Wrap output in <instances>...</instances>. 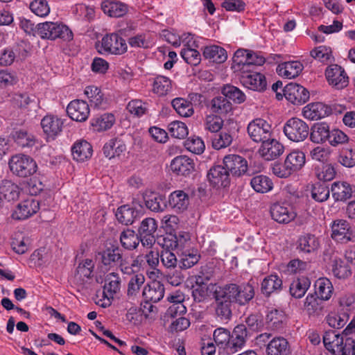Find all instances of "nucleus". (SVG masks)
Returning <instances> with one entry per match:
<instances>
[{
    "mask_svg": "<svg viewBox=\"0 0 355 355\" xmlns=\"http://www.w3.org/2000/svg\"><path fill=\"white\" fill-rule=\"evenodd\" d=\"M302 69L303 65L300 62L291 61L279 65L277 71L280 76L291 79L298 76Z\"/></svg>",
    "mask_w": 355,
    "mask_h": 355,
    "instance_id": "58836bf2",
    "label": "nucleus"
},
{
    "mask_svg": "<svg viewBox=\"0 0 355 355\" xmlns=\"http://www.w3.org/2000/svg\"><path fill=\"white\" fill-rule=\"evenodd\" d=\"M331 113V108L322 103L317 102L307 105L303 109L305 118L316 121L329 116Z\"/></svg>",
    "mask_w": 355,
    "mask_h": 355,
    "instance_id": "393cba45",
    "label": "nucleus"
},
{
    "mask_svg": "<svg viewBox=\"0 0 355 355\" xmlns=\"http://www.w3.org/2000/svg\"><path fill=\"white\" fill-rule=\"evenodd\" d=\"M270 214L272 219L279 223H288L296 217V214L291 205L279 202L272 205Z\"/></svg>",
    "mask_w": 355,
    "mask_h": 355,
    "instance_id": "412c9836",
    "label": "nucleus"
},
{
    "mask_svg": "<svg viewBox=\"0 0 355 355\" xmlns=\"http://www.w3.org/2000/svg\"><path fill=\"white\" fill-rule=\"evenodd\" d=\"M237 131L236 128L227 129L225 126L222 131L216 134L212 138V147L216 150H220L230 146Z\"/></svg>",
    "mask_w": 355,
    "mask_h": 355,
    "instance_id": "c756f323",
    "label": "nucleus"
},
{
    "mask_svg": "<svg viewBox=\"0 0 355 355\" xmlns=\"http://www.w3.org/2000/svg\"><path fill=\"white\" fill-rule=\"evenodd\" d=\"M41 126L47 138L53 140L62 131V122L57 116L46 115L42 119Z\"/></svg>",
    "mask_w": 355,
    "mask_h": 355,
    "instance_id": "a878e982",
    "label": "nucleus"
},
{
    "mask_svg": "<svg viewBox=\"0 0 355 355\" xmlns=\"http://www.w3.org/2000/svg\"><path fill=\"white\" fill-rule=\"evenodd\" d=\"M315 293L320 300H328L333 293V286L331 281L326 277L317 279L314 284Z\"/></svg>",
    "mask_w": 355,
    "mask_h": 355,
    "instance_id": "a18cd8bd",
    "label": "nucleus"
},
{
    "mask_svg": "<svg viewBox=\"0 0 355 355\" xmlns=\"http://www.w3.org/2000/svg\"><path fill=\"white\" fill-rule=\"evenodd\" d=\"M331 271L338 279H345L351 275L349 266L340 258L336 257L333 259Z\"/></svg>",
    "mask_w": 355,
    "mask_h": 355,
    "instance_id": "5fc2aeb1",
    "label": "nucleus"
},
{
    "mask_svg": "<svg viewBox=\"0 0 355 355\" xmlns=\"http://www.w3.org/2000/svg\"><path fill=\"white\" fill-rule=\"evenodd\" d=\"M330 191L324 182H317L314 184L311 189V197L315 201L322 202L329 197Z\"/></svg>",
    "mask_w": 355,
    "mask_h": 355,
    "instance_id": "4d7b16f0",
    "label": "nucleus"
},
{
    "mask_svg": "<svg viewBox=\"0 0 355 355\" xmlns=\"http://www.w3.org/2000/svg\"><path fill=\"white\" fill-rule=\"evenodd\" d=\"M247 132L250 138L256 143L263 144L272 137L271 125L261 118L251 121L248 125Z\"/></svg>",
    "mask_w": 355,
    "mask_h": 355,
    "instance_id": "9d476101",
    "label": "nucleus"
},
{
    "mask_svg": "<svg viewBox=\"0 0 355 355\" xmlns=\"http://www.w3.org/2000/svg\"><path fill=\"white\" fill-rule=\"evenodd\" d=\"M331 191L336 201H345L352 196V189L349 184L345 182H335L332 184Z\"/></svg>",
    "mask_w": 355,
    "mask_h": 355,
    "instance_id": "ea45409f",
    "label": "nucleus"
},
{
    "mask_svg": "<svg viewBox=\"0 0 355 355\" xmlns=\"http://www.w3.org/2000/svg\"><path fill=\"white\" fill-rule=\"evenodd\" d=\"M250 334L245 324L236 325L230 334V343L227 347V354H234L240 350L245 345L246 338Z\"/></svg>",
    "mask_w": 355,
    "mask_h": 355,
    "instance_id": "a211bd4d",
    "label": "nucleus"
},
{
    "mask_svg": "<svg viewBox=\"0 0 355 355\" xmlns=\"http://www.w3.org/2000/svg\"><path fill=\"white\" fill-rule=\"evenodd\" d=\"M320 248V238L313 234H304L300 236L297 241V250L304 254H316Z\"/></svg>",
    "mask_w": 355,
    "mask_h": 355,
    "instance_id": "2eb2a0df",
    "label": "nucleus"
},
{
    "mask_svg": "<svg viewBox=\"0 0 355 355\" xmlns=\"http://www.w3.org/2000/svg\"><path fill=\"white\" fill-rule=\"evenodd\" d=\"M310 285V279L302 276L292 282L289 288L290 293L295 298H301L304 295Z\"/></svg>",
    "mask_w": 355,
    "mask_h": 355,
    "instance_id": "de8ad7c7",
    "label": "nucleus"
},
{
    "mask_svg": "<svg viewBox=\"0 0 355 355\" xmlns=\"http://www.w3.org/2000/svg\"><path fill=\"white\" fill-rule=\"evenodd\" d=\"M101 8L105 14L112 17H121L128 11V7L125 4L114 0L103 1Z\"/></svg>",
    "mask_w": 355,
    "mask_h": 355,
    "instance_id": "f704fd0d",
    "label": "nucleus"
},
{
    "mask_svg": "<svg viewBox=\"0 0 355 355\" xmlns=\"http://www.w3.org/2000/svg\"><path fill=\"white\" fill-rule=\"evenodd\" d=\"M125 150L126 146L124 142L117 138L110 139L103 148L105 156L109 159L119 156Z\"/></svg>",
    "mask_w": 355,
    "mask_h": 355,
    "instance_id": "79ce46f5",
    "label": "nucleus"
},
{
    "mask_svg": "<svg viewBox=\"0 0 355 355\" xmlns=\"http://www.w3.org/2000/svg\"><path fill=\"white\" fill-rule=\"evenodd\" d=\"M39 208V201L33 198H29L18 204L12 214V218L16 220H25L35 214Z\"/></svg>",
    "mask_w": 355,
    "mask_h": 355,
    "instance_id": "4be33fe9",
    "label": "nucleus"
},
{
    "mask_svg": "<svg viewBox=\"0 0 355 355\" xmlns=\"http://www.w3.org/2000/svg\"><path fill=\"white\" fill-rule=\"evenodd\" d=\"M338 162L345 167L355 166V149L352 147L343 148L338 157Z\"/></svg>",
    "mask_w": 355,
    "mask_h": 355,
    "instance_id": "13d9d810",
    "label": "nucleus"
},
{
    "mask_svg": "<svg viewBox=\"0 0 355 355\" xmlns=\"http://www.w3.org/2000/svg\"><path fill=\"white\" fill-rule=\"evenodd\" d=\"M250 184L253 189L258 193H267L273 187V183L270 178L263 175H258L250 180Z\"/></svg>",
    "mask_w": 355,
    "mask_h": 355,
    "instance_id": "603ef678",
    "label": "nucleus"
},
{
    "mask_svg": "<svg viewBox=\"0 0 355 355\" xmlns=\"http://www.w3.org/2000/svg\"><path fill=\"white\" fill-rule=\"evenodd\" d=\"M85 94L89 100L91 105H94L96 107H102L105 103L101 90L96 86L86 87Z\"/></svg>",
    "mask_w": 355,
    "mask_h": 355,
    "instance_id": "6e6d98bb",
    "label": "nucleus"
},
{
    "mask_svg": "<svg viewBox=\"0 0 355 355\" xmlns=\"http://www.w3.org/2000/svg\"><path fill=\"white\" fill-rule=\"evenodd\" d=\"M290 352L288 340L282 336L272 338L266 349L267 355H288Z\"/></svg>",
    "mask_w": 355,
    "mask_h": 355,
    "instance_id": "7c9ffc66",
    "label": "nucleus"
},
{
    "mask_svg": "<svg viewBox=\"0 0 355 355\" xmlns=\"http://www.w3.org/2000/svg\"><path fill=\"white\" fill-rule=\"evenodd\" d=\"M121 280L117 272H110L105 277L103 295L105 297H114L121 288Z\"/></svg>",
    "mask_w": 355,
    "mask_h": 355,
    "instance_id": "473e14b6",
    "label": "nucleus"
},
{
    "mask_svg": "<svg viewBox=\"0 0 355 355\" xmlns=\"http://www.w3.org/2000/svg\"><path fill=\"white\" fill-rule=\"evenodd\" d=\"M98 255L103 266L108 268L118 266L121 273L128 276L135 272L137 268L141 264L139 256L131 259L129 256L124 255L123 250L116 243H106Z\"/></svg>",
    "mask_w": 355,
    "mask_h": 355,
    "instance_id": "f257e3e1",
    "label": "nucleus"
},
{
    "mask_svg": "<svg viewBox=\"0 0 355 355\" xmlns=\"http://www.w3.org/2000/svg\"><path fill=\"white\" fill-rule=\"evenodd\" d=\"M200 254L197 250L186 249L181 252L178 260V268L187 270L197 264L200 259Z\"/></svg>",
    "mask_w": 355,
    "mask_h": 355,
    "instance_id": "e433bc0d",
    "label": "nucleus"
},
{
    "mask_svg": "<svg viewBox=\"0 0 355 355\" xmlns=\"http://www.w3.org/2000/svg\"><path fill=\"white\" fill-rule=\"evenodd\" d=\"M311 55L320 62L327 63L332 58V52L330 47L320 46L311 51Z\"/></svg>",
    "mask_w": 355,
    "mask_h": 355,
    "instance_id": "69168bd1",
    "label": "nucleus"
},
{
    "mask_svg": "<svg viewBox=\"0 0 355 355\" xmlns=\"http://www.w3.org/2000/svg\"><path fill=\"white\" fill-rule=\"evenodd\" d=\"M331 130L326 122H318L309 129L310 139L315 144H324L328 141Z\"/></svg>",
    "mask_w": 355,
    "mask_h": 355,
    "instance_id": "c85d7f7f",
    "label": "nucleus"
},
{
    "mask_svg": "<svg viewBox=\"0 0 355 355\" xmlns=\"http://www.w3.org/2000/svg\"><path fill=\"white\" fill-rule=\"evenodd\" d=\"M243 85L249 89L263 92L266 89V77L259 72H250L242 76Z\"/></svg>",
    "mask_w": 355,
    "mask_h": 355,
    "instance_id": "cd10ccee",
    "label": "nucleus"
},
{
    "mask_svg": "<svg viewBox=\"0 0 355 355\" xmlns=\"http://www.w3.org/2000/svg\"><path fill=\"white\" fill-rule=\"evenodd\" d=\"M137 215V211L128 205L121 206L116 212V217L119 222L125 225H131Z\"/></svg>",
    "mask_w": 355,
    "mask_h": 355,
    "instance_id": "09e8293b",
    "label": "nucleus"
},
{
    "mask_svg": "<svg viewBox=\"0 0 355 355\" xmlns=\"http://www.w3.org/2000/svg\"><path fill=\"white\" fill-rule=\"evenodd\" d=\"M37 35L42 39L54 40L60 38L64 41H70L73 35L68 26L63 24L46 21L37 24Z\"/></svg>",
    "mask_w": 355,
    "mask_h": 355,
    "instance_id": "39448f33",
    "label": "nucleus"
},
{
    "mask_svg": "<svg viewBox=\"0 0 355 355\" xmlns=\"http://www.w3.org/2000/svg\"><path fill=\"white\" fill-rule=\"evenodd\" d=\"M284 146L277 139L272 138L261 144L258 152L265 160L271 161L278 158L283 154Z\"/></svg>",
    "mask_w": 355,
    "mask_h": 355,
    "instance_id": "f3484780",
    "label": "nucleus"
},
{
    "mask_svg": "<svg viewBox=\"0 0 355 355\" xmlns=\"http://www.w3.org/2000/svg\"><path fill=\"white\" fill-rule=\"evenodd\" d=\"M140 261L141 264L137 268L136 272L130 275L132 277L128 283L127 297L129 300H135L137 298L145 282V276L143 273L139 272L142 263V260L140 259Z\"/></svg>",
    "mask_w": 355,
    "mask_h": 355,
    "instance_id": "bb28decb",
    "label": "nucleus"
},
{
    "mask_svg": "<svg viewBox=\"0 0 355 355\" xmlns=\"http://www.w3.org/2000/svg\"><path fill=\"white\" fill-rule=\"evenodd\" d=\"M115 121L114 114L111 113H105L100 116H96L91 121V124L96 131H104L110 129Z\"/></svg>",
    "mask_w": 355,
    "mask_h": 355,
    "instance_id": "8fccbe9b",
    "label": "nucleus"
},
{
    "mask_svg": "<svg viewBox=\"0 0 355 355\" xmlns=\"http://www.w3.org/2000/svg\"><path fill=\"white\" fill-rule=\"evenodd\" d=\"M305 161V155L303 152L294 150L286 156L284 164H274L272 171L279 178H287L293 173L300 170L304 165Z\"/></svg>",
    "mask_w": 355,
    "mask_h": 355,
    "instance_id": "f03ea898",
    "label": "nucleus"
},
{
    "mask_svg": "<svg viewBox=\"0 0 355 355\" xmlns=\"http://www.w3.org/2000/svg\"><path fill=\"white\" fill-rule=\"evenodd\" d=\"M285 98L294 105H302L309 99V92L295 83L287 84L283 89Z\"/></svg>",
    "mask_w": 355,
    "mask_h": 355,
    "instance_id": "ddd939ff",
    "label": "nucleus"
},
{
    "mask_svg": "<svg viewBox=\"0 0 355 355\" xmlns=\"http://www.w3.org/2000/svg\"><path fill=\"white\" fill-rule=\"evenodd\" d=\"M20 189L11 180H3L0 183V196L8 202L14 201L19 198Z\"/></svg>",
    "mask_w": 355,
    "mask_h": 355,
    "instance_id": "c9c22d12",
    "label": "nucleus"
},
{
    "mask_svg": "<svg viewBox=\"0 0 355 355\" xmlns=\"http://www.w3.org/2000/svg\"><path fill=\"white\" fill-rule=\"evenodd\" d=\"M180 55L183 60L188 64L197 66L201 60L200 53L192 48L187 47L182 49Z\"/></svg>",
    "mask_w": 355,
    "mask_h": 355,
    "instance_id": "774afa93",
    "label": "nucleus"
},
{
    "mask_svg": "<svg viewBox=\"0 0 355 355\" xmlns=\"http://www.w3.org/2000/svg\"><path fill=\"white\" fill-rule=\"evenodd\" d=\"M171 171L178 175L189 176L195 171V162L186 155L177 156L171 162Z\"/></svg>",
    "mask_w": 355,
    "mask_h": 355,
    "instance_id": "5701e85b",
    "label": "nucleus"
},
{
    "mask_svg": "<svg viewBox=\"0 0 355 355\" xmlns=\"http://www.w3.org/2000/svg\"><path fill=\"white\" fill-rule=\"evenodd\" d=\"M8 166L10 171L20 178L33 175L37 170V165L33 158L24 154L12 155L8 161Z\"/></svg>",
    "mask_w": 355,
    "mask_h": 355,
    "instance_id": "423d86ee",
    "label": "nucleus"
},
{
    "mask_svg": "<svg viewBox=\"0 0 355 355\" xmlns=\"http://www.w3.org/2000/svg\"><path fill=\"white\" fill-rule=\"evenodd\" d=\"M171 105L180 116L189 117L194 112L191 102L185 98H175L171 101Z\"/></svg>",
    "mask_w": 355,
    "mask_h": 355,
    "instance_id": "3c124183",
    "label": "nucleus"
},
{
    "mask_svg": "<svg viewBox=\"0 0 355 355\" xmlns=\"http://www.w3.org/2000/svg\"><path fill=\"white\" fill-rule=\"evenodd\" d=\"M157 223L153 218H146L140 223L137 230L138 236L141 238V244L147 248H152L155 243V232Z\"/></svg>",
    "mask_w": 355,
    "mask_h": 355,
    "instance_id": "9b49d317",
    "label": "nucleus"
},
{
    "mask_svg": "<svg viewBox=\"0 0 355 355\" xmlns=\"http://www.w3.org/2000/svg\"><path fill=\"white\" fill-rule=\"evenodd\" d=\"M170 207L176 211L186 210L189 205V195L182 190L172 192L168 197Z\"/></svg>",
    "mask_w": 355,
    "mask_h": 355,
    "instance_id": "72a5a7b5",
    "label": "nucleus"
},
{
    "mask_svg": "<svg viewBox=\"0 0 355 355\" xmlns=\"http://www.w3.org/2000/svg\"><path fill=\"white\" fill-rule=\"evenodd\" d=\"M223 164L232 176L240 177L246 173L250 175L247 161L240 155L230 154L225 156Z\"/></svg>",
    "mask_w": 355,
    "mask_h": 355,
    "instance_id": "4468645a",
    "label": "nucleus"
},
{
    "mask_svg": "<svg viewBox=\"0 0 355 355\" xmlns=\"http://www.w3.org/2000/svg\"><path fill=\"white\" fill-rule=\"evenodd\" d=\"M282 280L276 275H270L263 279L261 282V292L263 295L269 296L273 293L281 291Z\"/></svg>",
    "mask_w": 355,
    "mask_h": 355,
    "instance_id": "37998d69",
    "label": "nucleus"
},
{
    "mask_svg": "<svg viewBox=\"0 0 355 355\" xmlns=\"http://www.w3.org/2000/svg\"><path fill=\"white\" fill-rule=\"evenodd\" d=\"M185 148L192 153L202 154L205 148L204 141L200 137H189L184 143Z\"/></svg>",
    "mask_w": 355,
    "mask_h": 355,
    "instance_id": "338daca9",
    "label": "nucleus"
},
{
    "mask_svg": "<svg viewBox=\"0 0 355 355\" xmlns=\"http://www.w3.org/2000/svg\"><path fill=\"white\" fill-rule=\"evenodd\" d=\"M214 339L219 348H223L227 353V347L230 343V332L224 328H218L214 331Z\"/></svg>",
    "mask_w": 355,
    "mask_h": 355,
    "instance_id": "bf43d9fd",
    "label": "nucleus"
},
{
    "mask_svg": "<svg viewBox=\"0 0 355 355\" xmlns=\"http://www.w3.org/2000/svg\"><path fill=\"white\" fill-rule=\"evenodd\" d=\"M224 292L234 304L245 306L254 298V288L250 283L246 284H227L220 286Z\"/></svg>",
    "mask_w": 355,
    "mask_h": 355,
    "instance_id": "7ed1b4c3",
    "label": "nucleus"
},
{
    "mask_svg": "<svg viewBox=\"0 0 355 355\" xmlns=\"http://www.w3.org/2000/svg\"><path fill=\"white\" fill-rule=\"evenodd\" d=\"M210 110L213 113L225 116L232 111V105L224 96H216L211 101Z\"/></svg>",
    "mask_w": 355,
    "mask_h": 355,
    "instance_id": "49530a36",
    "label": "nucleus"
},
{
    "mask_svg": "<svg viewBox=\"0 0 355 355\" xmlns=\"http://www.w3.org/2000/svg\"><path fill=\"white\" fill-rule=\"evenodd\" d=\"M71 153L74 159L78 162H84L91 157L92 147L89 142L85 140L77 141L73 144Z\"/></svg>",
    "mask_w": 355,
    "mask_h": 355,
    "instance_id": "4c0bfd02",
    "label": "nucleus"
},
{
    "mask_svg": "<svg viewBox=\"0 0 355 355\" xmlns=\"http://www.w3.org/2000/svg\"><path fill=\"white\" fill-rule=\"evenodd\" d=\"M331 236L333 240L341 243L354 241V235L349 222L343 219L334 220L331 225Z\"/></svg>",
    "mask_w": 355,
    "mask_h": 355,
    "instance_id": "f8f14e48",
    "label": "nucleus"
},
{
    "mask_svg": "<svg viewBox=\"0 0 355 355\" xmlns=\"http://www.w3.org/2000/svg\"><path fill=\"white\" fill-rule=\"evenodd\" d=\"M171 89V80L163 76H158L155 78L153 92L159 96L166 95Z\"/></svg>",
    "mask_w": 355,
    "mask_h": 355,
    "instance_id": "052dcab7",
    "label": "nucleus"
},
{
    "mask_svg": "<svg viewBox=\"0 0 355 355\" xmlns=\"http://www.w3.org/2000/svg\"><path fill=\"white\" fill-rule=\"evenodd\" d=\"M316 295L309 293L304 302V308L309 315L318 313L322 309L321 301Z\"/></svg>",
    "mask_w": 355,
    "mask_h": 355,
    "instance_id": "e2e57ef3",
    "label": "nucleus"
},
{
    "mask_svg": "<svg viewBox=\"0 0 355 355\" xmlns=\"http://www.w3.org/2000/svg\"><path fill=\"white\" fill-rule=\"evenodd\" d=\"M283 132L285 136L293 142L304 141L309 135V127L303 120L293 117L284 125Z\"/></svg>",
    "mask_w": 355,
    "mask_h": 355,
    "instance_id": "0eeeda50",
    "label": "nucleus"
},
{
    "mask_svg": "<svg viewBox=\"0 0 355 355\" xmlns=\"http://www.w3.org/2000/svg\"><path fill=\"white\" fill-rule=\"evenodd\" d=\"M353 338H344L334 330L327 331L323 336L325 348L334 355H349V349L352 348Z\"/></svg>",
    "mask_w": 355,
    "mask_h": 355,
    "instance_id": "20e7f679",
    "label": "nucleus"
},
{
    "mask_svg": "<svg viewBox=\"0 0 355 355\" xmlns=\"http://www.w3.org/2000/svg\"><path fill=\"white\" fill-rule=\"evenodd\" d=\"M214 310L216 318L220 321H229L232 316V304H234L232 300L221 288L218 286L214 293Z\"/></svg>",
    "mask_w": 355,
    "mask_h": 355,
    "instance_id": "1a4fd4ad",
    "label": "nucleus"
},
{
    "mask_svg": "<svg viewBox=\"0 0 355 355\" xmlns=\"http://www.w3.org/2000/svg\"><path fill=\"white\" fill-rule=\"evenodd\" d=\"M165 288L159 281H153L148 284L143 290V297L146 304H150L149 310L152 311L153 306L151 303L159 302L164 296Z\"/></svg>",
    "mask_w": 355,
    "mask_h": 355,
    "instance_id": "dca6fc26",
    "label": "nucleus"
},
{
    "mask_svg": "<svg viewBox=\"0 0 355 355\" xmlns=\"http://www.w3.org/2000/svg\"><path fill=\"white\" fill-rule=\"evenodd\" d=\"M221 93L227 99L232 100L236 104L243 103L246 98L245 94L241 89L232 85H224Z\"/></svg>",
    "mask_w": 355,
    "mask_h": 355,
    "instance_id": "864d4df0",
    "label": "nucleus"
},
{
    "mask_svg": "<svg viewBox=\"0 0 355 355\" xmlns=\"http://www.w3.org/2000/svg\"><path fill=\"white\" fill-rule=\"evenodd\" d=\"M100 53L122 55L128 50L125 40L118 33L105 35L101 40V45L97 46Z\"/></svg>",
    "mask_w": 355,
    "mask_h": 355,
    "instance_id": "6e6552de",
    "label": "nucleus"
},
{
    "mask_svg": "<svg viewBox=\"0 0 355 355\" xmlns=\"http://www.w3.org/2000/svg\"><path fill=\"white\" fill-rule=\"evenodd\" d=\"M120 242L122 247L128 250L136 249L139 243H141V238L138 236L132 230L127 228L124 230L120 234Z\"/></svg>",
    "mask_w": 355,
    "mask_h": 355,
    "instance_id": "c03bdc74",
    "label": "nucleus"
},
{
    "mask_svg": "<svg viewBox=\"0 0 355 355\" xmlns=\"http://www.w3.org/2000/svg\"><path fill=\"white\" fill-rule=\"evenodd\" d=\"M207 178L214 187H227L230 183L229 171H227L225 166H212L207 173Z\"/></svg>",
    "mask_w": 355,
    "mask_h": 355,
    "instance_id": "aec40b11",
    "label": "nucleus"
},
{
    "mask_svg": "<svg viewBox=\"0 0 355 355\" xmlns=\"http://www.w3.org/2000/svg\"><path fill=\"white\" fill-rule=\"evenodd\" d=\"M325 76L328 83L338 89L348 84V76L344 69L338 64L329 65L325 71Z\"/></svg>",
    "mask_w": 355,
    "mask_h": 355,
    "instance_id": "6ab92c4d",
    "label": "nucleus"
},
{
    "mask_svg": "<svg viewBox=\"0 0 355 355\" xmlns=\"http://www.w3.org/2000/svg\"><path fill=\"white\" fill-rule=\"evenodd\" d=\"M284 318V315L282 311L273 309L268 313L266 320L269 327L278 329L282 327Z\"/></svg>",
    "mask_w": 355,
    "mask_h": 355,
    "instance_id": "0e129e2a",
    "label": "nucleus"
},
{
    "mask_svg": "<svg viewBox=\"0 0 355 355\" xmlns=\"http://www.w3.org/2000/svg\"><path fill=\"white\" fill-rule=\"evenodd\" d=\"M349 320V315L346 313H331L326 317L328 324L334 329H340L345 326Z\"/></svg>",
    "mask_w": 355,
    "mask_h": 355,
    "instance_id": "680f3d73",
    "label": "nucleus"
},
{
    "mask_svg": "<svg viewBox=\"0 0 355 355\" xmlns=\"http://www.w3.org/2000/svg\"><path fill=\"white\" fill-rule=\"evenodd\" d=\"M67 112L72 120L83 122L87 119L90 110L86 101L73 100L68 105Z\"/></svg>",
    "mask_w": 355,
    "mask_h": 355,
    "instance_id": "b1692460",
    "label": "nucleus"
},
{
    "mask_svg": "<svg viewBox=\"0 0 355 355\" xmlns=\"http://www.w3.org/2000/svg\"><path fill=\"white\" fill-rule=\"evenodd\" d=\"M10 137L15 144L20 148H31L36 143L35 137L27 130L24 128H17L13 130Z\"/></svg>",
    "mask_w": 355,
    "mask_h": 355,
    "instance_id": "2f4dec72",
    "label": "nucleus"
},
{
    "mask_svg": "<svg viewBox=\"0 0 355 355\" xmlns=\"http://www.w3.org/2000/svg\"><path fill=\"white\" fill-rule=\"evenodd\" d=\"M202 55L205 59L216 63H223L227 58L226 51L216 45L206 46L202 52Z\"/></svg>",
    "mask_w": 355,
    "mask_h": 355,
    "instance_id": "a19ab883",
    "label": "nucleus"
}]
</instances>
